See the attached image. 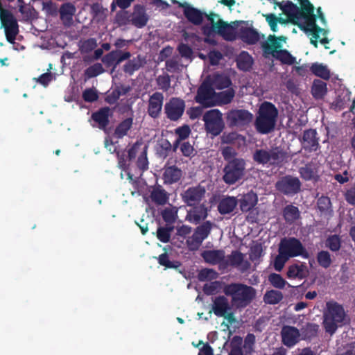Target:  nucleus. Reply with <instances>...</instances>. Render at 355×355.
<instances>
[{
  "label": "nucleus",
  "instance_id": "1a4fd4ad",
  "mask_svg": "<svg viewBox=\"0 0 355 355\" xmlns=\"http://www.w3.org/2000/svg\"><path fill=\"white\" fill-rule=\"evenodd\" d=\"M245 169V162L241 159H234L230 161L224 168L223 180L229 184H234L241 178Z\"/></svg>",
  "mask_w": 355,
  "mask_h": 355
},
{
  "label": "nucleus",
  "instance_id": "72a5a7b5",
  "mask_svg": "<svg viewBox=\"0 0 355 355\" xmlns=\"http://www.w3.org/2000/svg\"><path fill=\"white\" fill-rule=\"evenodd\" d=\"M238 67L243 71L249 70L252 65V58L247 52H242L236 60Z\"/></svg>",
  "mask_w": 355,
  "mask_h": 355
},
{
  "label": "nucleus",
  "instance_id": "a18cd8bd",
  "mask_svg": "<svg viewBox=\"0 0 355 355\" xmlns=\"http://www.w3.org/2000/svg\"><path fill=\"white\" fill-rule=\"evenodd\" d=\"M270 283L277 288H284L286 284H288L282 277L277 273H272L268 277Z\"/></svg>",
  "mask_w": 355,
  "mask_h": 355
},
{
  "label": "nucleus",
  "instance_id": "f3484780",
  "mask_svg": "<svg viewBox=\"0 0 355 355\" xmlns=\"http://www.w3.org/2000/svg\"><path fill=\"white\" fill-rule=\"evenodd\" d=\"M300 186L299 179L291 176L284 177L276 184L277 189L287 195L297 193L300 189Z\"/></svg>",
  "mask_w": 355,
  "mask_h": 355
},
{
  "label": "nucleus",
  "instance_id": "de8ad7c7",
  "mask_svg": "<svg viewBox=\"0 0 355 355\" xmlns=\"http://www.w3.org/2000/svg\"><path fill=\"white\" fill-rule=\"evenodd\" d=\"M317 259L320 266L327 268L331 264L330 254L327 251H321L318 253Z\"/></svg>",
  "mask_w": 355,
  "mask_h": 355
},
{
  "label": "nucleus",
  "instance_id": "39448f33",
  "mask_svg": "<svg viewBox=\"0 0 355 355\" xmlns=\"http://www.w3.org/2000/svg\"><path fill=\"white\" fill-rule=\"evenodd\" d=\"M89 80V67L85 69L82 76L75 81V86L72 89V94L70 97L66 99L67 101H75L80 108H87L89 103V87L86 85Z\"/></svg>",
  "mask_w": 355,
  "mask_h": 355
},
{
  "label": "nucleus",
  "instance_id": "4c0bfd02",
  "mask_svg": "<svg viewBox=\"0 0 355 355\" xmlns=\"http://www.w3.org/2000/svg\"><path fill=\"white\" fill-rule=\"evenodd\" d=\"M311 70L315 76L328 80L330 77V71L326 65L319 63L313 64Z\"/></svg>",
  "mask_w": 355,
  "mask_h": 355
},
{
  "label": "nucleus",
  "instance_id": "20e7f679",
  "mask_svg": "<svg viewBox=\"0 0 355 355\" xmlns=\"http://www.w3.org/2000/svg\"><path fill=\"white\" fill-rule=\"evenodd\" d=\"M224 293L230 296L232 304L236 307L246 306L255 295L254 289L242 284H231L225 286Z\"/></svg>",
  "mask_w": 355,
  "mask_h": 355
},
{
  "label": "nucleus",
  "instance_id": "49530a36",
  "mask_svg": "<svg viewBox=\"0 0 355 355\" xmlns=\"http://www.w3.org/2000/svg\"><path fill=\"white\" fill-rule=\"evenodd\" d=\"M272 56L280 60L282 62L288 64H292L295 62V58L293 57L287 51L283 50L282 49L279 50Z\"/></svg>",
  "mask_w": 355,
  "mask_h": 355
},
{
  "label": "nucleus",
  "instance_id": "a878e982",
  "mask_svg": "<svg viewBox=\"0 0 355 355\" xmlns=\"http://www.w3.org/2000/svg\"><path fill=\"white\" fill-rule=\"evenodd\" d=\"M207 83L214 89H223L227 88L231 85V80L230 78L223 74H214L209 76L205 80Z\"/></svg>",
  "mask_w": 355,
  "mask_h": 355
},
{
  "label": "nucleus",
  "instance_id": "473e14b6",
  "mask_svg": "<svg viewBox=\"0 0 355 355\" xmlns=\"http://www.w3.org/2000/svg\"><path fill=\"white\" fill-rule=\"evenodd\" d=\"M311 92L315 98H322L327 92V84L320 80H315L311 87Z\"/></svg>",
  "mask_w": 355,
  "mask_h": 355
},
{
  "label": "nucleus",
  "instance_id": "9d476101",
  "mask_svg": "<svg viewBox=\"0 0 355 355\" xmlns=\"http://www.w3.org/2000/svg\"><path fill=\"white\" fill-rule=\"evenodd\" d=\"M206 130L214 136L218 135L224 128L221 112L216 109L207 112L204 116Z\"/></svg>",
  "mask_w": 355,
  "mask_h": 355
},
{
  "label": "nucleus",
  "instance_id": "338daca9",
  "mask_svg": "<svg viewBox=\"0 0 355 355\" xmlns=\"http://www.w3.org/2000/svg\"><path fill=\"white\" fill-rule=\"evenodd\" d=\"M177 211L173 209H166L162 214L164 219L167 222H172L175 220Z\"/></svg>",
  "mask_w": 355,
  "mask_h": 355
},
{
  "label": "nucleus",
  "instance_id": "8fccbe9b",
  "mask_svg": "<svg viewBox=\"0 0 355 355\" xmlns=\"http://www.w3.org/2000/svg\"><path fill=\"white\" fill-rule=\"evenodd\" d=\"M217 272L213 269H202L198 275V279L200 281H211L216 279Z\"/></svg>",
  "mask_w": 355,
  "mask_h": 355
},
{
  "label": "nucleus",
  "instance_id": "6e6d98bb",
  "mask_svg": "<svg viewBox=\"0 0 355 355\" xmlns=\"http://www.w3.org/2000/svg\"><path fill=\"white\" fill-rule=\"evenodd\" d=\"M197 209H195L192 212L189 214V220L193 223H198L201 219H204L207 216V211L204 207H200V213H197Z\"/></svg>",
  "mask_w": 355,
  "mask_h": 355
},
{
  "label": "nucleus",
  "instance_id": "864d4df0",
  "mask_svg": "<svg viewBox=\"0 0 355 355\" xmlns=\"http://www.w3.org/2000/svg\"><path fill=\"white\" fill-rule=\"evenodd\" d=\"M202 241L193 233L187 240V245L190 250H197L201 245Z\"/></svg>",
  "mask_w": 355,
  "mask_h": 355
},
{
  "label": "nucleus",
  "instance_id": "ea45409f",
  "mask_svg": "<svg viewBox=\"0 0 355 355\" xmlns=\"http://www.w3.org/2000/svg\"><path fill=\"white\" fill-rule=\"evenodd\" d=\"M284 216L287 222H294L300 216L298 208L293 205L286 206L284 209Z\"/></svg>",
  "mask_w": 355,
  "mask_h": 355
},
{
  "label": "nucleus",
  "instance_id": "a19ab883",
  "mask_svg": "<svg viewBox=\"0 0 355 355\" xmlns=\"http://www.w3.org/2000/svg\"><path fill=\"white\" fill-rule=\"evenodd\" d=\"M132 124V119L130 118L126 119L123 121L116 128L115 135L118 138H121L125 136L128 130L130 129Z\"/></svg>",
  "mask_w": 355,
  "mask_h": 355
},
{
  "label": "nucleus",
  "instance_id": "09e8293b",
  "mask_svg": "<svg viewBox=\"0 0 355 355\" xmlns=\"http://www.w3.org/2000/svg\"><path fill=\"white\" fill-rule=\"evenodd\" d=\"M290 258L287 257L284 253H283L280 250H279V254L275 257L274 261V268L277 271H281L286 262Z\"/></svg>",
  "mask_w": 355,
  "mask_h": 355
},
{
  "label": "nucleus",
  "instance_id": "7ed1b4c3",
  "mask_svg": "<svg viewBox=\"0 0 355 355\" xmlns=\"http://www.w3.org/2000/svg\"><path fill=\"white\" fill-rule=\"evenodd\" d=\"M278 110L271 103L265 101L259 106L256 120L257 130L261 134H267L275 128Z\"/></svg>",
  "mask_w": 355,
  "mask_h": 355
},
{
  "label": "nucleus",
  "instance_id": "423d86ee",
  "mask_svg": "<svg viewBox=\"0 0 355 355\" xmlns=\"http://www.w3.org/2000/svg\"><path fill=\"white\" fill-rule=\"evenodd\" d=\"M205 17L210 22L213 31L221 35L224 39L227 40H234L237 37V27L240 21H235L227 24L216 14L206 15Z\"/></svg>",
  "mask_w": 355,
  "mask_h": 355
},
{
  "label": "nucleus",
  "instance_id": "79ce46f5",
  "mask_svg": "<svg viewBox=\"0 0 355 355\" xmlns=\"http://www.w3.org/2000/svg\"><path fill=\"white\" fill-rule=\"evenodd\" d=\"M283 295L280 291L271 290L267 291L264 295V301L267 304H275L282 300Z\"/></svg>",
  "mask_w": 355,
  "mask_h": 355
},
{
  "label": "nucleus",
  "instance_id": "3c124183",
  "mask_svg": "<svg viewBox=\"0 0 355 355\" xmlns=\"http://www.w3.org/2000/svg\"><path fill=\"white\" fill-rule=\"evenodd\" d=\"M263 254L262 245L260 243H254L250 248V258L252 261H257Z\"/></svg>",
  "mask_w": 355,
  "mask_h": 355
},
{
  "label": "nucleus",
  "instance_id": "6ab92c4d",
  "mask_svg": "<svg viewBox=\"0 0 355 355\" xmlns=\"http://www.w3.org/2000/svg\"><path fill=\"white\" fill-rule=\"evenodd\" d=\"M184 107V101L178 98H173L169 102L166 103L164 107L165 112L168 118L171 120L175 121L182 115Z\"/></svg>",
  "mask_w": 355,
  "mask_h": 355
},
{
  "label": "nucleus",
  "instance_id": "680f3d73",
  "mask_svg": "<svg viewBox=\"0 0 355 355\" xmlns=\"http://www.w3.org/2000/svg\"><path fill=\"white\" fill-rule=\"evenodd\" d=\"M158 262L160 265L164 266L166 268H176L178 265L174 264L168 259V257L166 253L162 254L158 257Z\"/></svg>",
  "mask_w": 355,
  "mask_h": 355
},
{
  "label": "nucleus",
  "instance_id": "cd10ccee",
  "mask_svg": "<svg viewBox=\"0 0 355 355\" xmlns=\"http://www.w3.org/2000/svg\"><path fill=\"white\" fill-rule=\"evenodd\" d=\"M307 272V268L304 264H293L288 267L286 275L291 279H302L306 277Z\"/></svg>",
  "mask_w": 355,
  "mask_h": 355
},
{
  "label": "nucleus",
  "instance_id": "f03ea898",
  "mask_svg": "<svg viewBox=\"0 0 355 355\" xmlns=\"http://www.w3.org/2000/svg\"><path fill=\"white\" fill-rule=\"evenodd\" d=\"M349 321V319L342 305L334 302L327 303L323 324L328 334L333 335L338 328L347 324Z\"/></svg>",
  "mask_w": 355,
  "mask_h": 355
},
{
  "label": "nucleus",
  "instance_id": "b1692460",
  "mask_svg": "<svg viewBox=\"0 0 355 355\" xmlns=\"http://www.w3.org/2000/svg\"><path fill=\"white\" fill-rule=\"evenodd\" d=\"M202 257L207 263L220 264L221 267H223L225 261V252L222 250H205L202 253Z\"/></svg>",
  "mask_w": 355,
  "mask_h": 355
},
{
  "label": "nucleus",
  "instance_id": "052dcab7",
  "mask_svg": "<svg viewBox=\"0 0 355 355\" xmlns=\"http://www.w3.org/2000/svg\"><path fill=\"white\" fill-rule=\"evenodd\" d=\"M157 236L160 241L166 243L170 239V230L165 227H160L157 230Z\"/></svg>",
  "mask_w": 355,
  "mask_h": 355
},
{
  "label": "nucleus",
  "instance_id": "e2e57ef3",
  "mask_svg": "<svg viewBox=\"0 0 355 355\" xmlns=\"http://www.w3.org/2000/svg\"><path fill=\"white\" fill-rule=\"evenodd\" d=\"M178 51L182 57L190 59L192 56L193 52L191 49L186 44H180L178 46Z\"/></svg>",
  "mask_w": 355,
  "mask_h": 355
},
{
  "label": "nucleus",
  "instance_id": "7c9ffc66",
  "mask_svg": "<svg viewBox=\"0 0 355 355\" xmlns=\"http://www.w3.org/2000/svg\"><path fill=\"white\" fill-rule=\"evenodd\" d=\"M150 198L157 205H165L168 200V193L161 187H154L150 192Z\"/></svg>",
  "mask_w": 355,
  "mask_h": 355
},
{
  "label": "nucleus",
  "instance_id": "2eb2a0df",
  "mask_svg": "<svg viewBox=\"0 0 355 355\" xmlns=\"http://www.w3.org/2000/svg\"><path fill=\"white\" fill-rule=\"evenodd\" d=\"M230 310V304L227 299L224 296L216 297L213 301L212 311L214 314L218 317H225L230 323L234 322V316L232 313H227Z\"/></svg>",
  "mask_w": 355,
  "mask_h": 355
},
{
  "label": "nucleus",
  "instance_id": "dca6fc26",
  "mask_svg": "<svg viewBox=\"0 0 355 355\" xmlns=\"http://www.w3.org/2000/svg\"><path fill=\"white\" fill-rule=\"evenodd\" d=\"M146 150V146L143 145L142 143L137 142L128 150V157L130 159L135 158L137 155H139L137 166L142 171L146 170L148 166Z\"/></svg>",
  "mask_w": 355,
  "mask_h": 355
},
{
  "label": "nucleus",
  "instance_id": "aec40b11",
  "mask_svg": "<svg viewBox=\"0 0 355 355\" xmlns=\"http://www.w3.org/2000/svg\"><path fill=\"white\" fill-rule=\"evenodd\" d=\"M224 263V268L231 266L236 268L241 271L247 270L250 266L248 261L244 259V255L238 251H234L230 256L225 257Z\"/></svg>",
  "mask_w": 355,
  "mask_h": 355
},
{
  "label": "nucleus",
  "instance_id": "f8f14e48",
  "mask_svg": "<svg viewBox=\"0 0 355 355\" xmlns=\"http://www.w3.org/2000/svg\"><path fill=\"white\" fill-rule=\"evenodd\" d=\"M196 101L205 107H211L216 105V93L214 89L204 81L198 90Z\"/></svg>",
  "mask_w": 355,
  "mask_h": 355
},
{
  "label": "nucleus",
  "instance_id": "603ef678",
  "mask_svg": "<svg viewBox=\"0 0 355 355\" xmlns=\"http://www.w3.org/2000/svg\"><path fill=\"white\" fill-rule=\"evenodd\" d=\"M141 64V62L139 58H134L124 66V71L129 74H132L134 71L139 69Z\"/></svg>",
  "mask_w": 355,
  "mask_h": 355
},
{
  "label": "nucleus",
  "instance_id": "ddd939ff",
  "mask_svg": "<svg viewBox=\"0 0 355 355\" xmlns=\"http://www.w3.org/2000/svg\"><path fill=\"white\" fill-rule=\"evenodd\" d=\"M237 31V37L247 44H255L260 39L259 33L252 27V24L248 21H241L238 24Z\"/></svg>",
  "mask_w": 355,
  "mask_h": 355
},
{
  "label": "nucleus",
  "instance_id": "f704fd0d",
  "mask_svg": "<svg viewBox=\"0 0 355 355\" xmlns=\"http://www.w3.org/2000/svg\"><path fill=\"white\" fill-rule=\"evenodd\" d=\"M76 11L75 6L71 3H65L60 6V15L62 21H70Z\"/></svg>",
  "mask_w": 355,
  "mask_h": 355
},
{
  "label": "nucleus",
  "instance_id": "6e6552de",
  "mask_svg": "<svg viewBox=\"0 0 355 355\" xmlns=\"http://www.w3.org/2000/svg\"><path fill=\"white\" fill-rule=\"evenodd\" d=\"M1 28H4L7 41L14 44L19 33V25L17 19L10 10H3L0 12Z\"/></svg>",
  "mask_w": 355,
  "mask_h": 355
},
{
  "label": "nucleus",
  "instance_id": "4be33fe9",
  "mask_svg": "<svg viewBox=\"0 0 355 355\" xmlns=\"http://www.w3.org/2000/svg\"><path fill=\"white\" fill-rule=\"evenodd\" d=\"M281 335L283 344L288 347H293L300 340L299 330L293 327H284Z\"/></svg>",
  "mask_w": 355,
  "mask_h": 355
},
{
  "label": "nucleus",
  "instance_id": "2f4dec72",
  "mask_svg": "<svg viewBox=\"0 0 355 355\" xmlns=\"http://www.w3.org/2000/svg\"><path fill=\"white\" fill-rule=\"evenodd\" d=\"M258 198L256 193L249 192L241 199L240 207L243 211H248L257 203Z\"/></svg>",
  "mask_w": 355,
  "mask_h": 355
},
{
  "label": "nucleus",
  "instance_id": "f257e3e1",
  "mask_svg": "<svg viewBox=\"0 0 355 355\" xmlns=\"http://www.w3.org/2000/svg\"><path fill=\"white\" fill-rule=\"evenodd\" d=\"M301 10L296 5L291 2H287L281 5L286 18L277 17L274 14L264 15L266 20L273 32L277 31V23L285 24L287 22H292L297 24L300 28L304 30L306 33L311 36V43L315 47L318 46V40L322 44L329 43L327 38L328 31L325 29L326 20L321 12V8L317 10V15L313 13V6L309 0H298Z\"/></svg>",
  "mask_w": 355,
  "mask_h": 355
},
{
  "label": "nucleus",
  "instance_id": "69168bd1",
  "mask_svg": "<svg viewBox=\"0 0 355 355\" xmlns=\"http://www.w3.org/2000/svg\"><path fill=\"white\" fill-rule=\"evenodd\" d=\"M208 58L210 63L212 65H216L218 64L219 61L222 58V54L218 51H212L209 53Z\"/></svg>",
  "mask_w": 355,
  "mask_h": 355
},
{
  "label": "nucleus",
  "instance_id": "c9c22d12",
  "mask_svg": "<svg viewBox=\"0 0 355 355\" xmlns=\"http://www.w3.org/2000/svg\"><path fill=\"white\" fill-rule=\"evenodd\" d=\"M184 14L187 18L195 24H200L204 17L203 13H202L200 10L191 7L187 8L184 10Z\"/></svg>",
  "mask_w": 355,
  "mask_h": 355
},
{
  "label": "nucleus",
  "instance_id": "5701e85b",
  "mask_svg": "<svg viewBox=\"0 0 355 355\" xmlns=\"http://www.w3.org/2000/svg\"><path fill=\"white\" fill-rule=\"evenodd\" d=\"M145 8L139 5L134 7L133 12L128 17V22L137 28L144 27L148 21Z\"/></svg>",
  "mask_w": 355,
  "mask_h": 355
},
{
  "label": "nucleus",
  "instance_id": "13d9d810",
  "mask_svg": "<svg viewBox=\"0 0 355 355\" xmlns=\"http://www.w3.org/2000/svg\"><path fill=\"white\" fill-rule=\"evenodd\" d=\"M53 75L51 72H46L40 75L37 79L36 81L43 85L44 87H46L53 80Z\"/></svg>",
  "mask_w": 355,
  "mask_h": 355
},
{
  "label": "nucleus",
  "instance_id": "0eeeda50",
  "mask_svg": "<svg viewBox=\"0 0 355 355\" xmlns=\"http://www.w3.org/2000/svg\"><path fill=\"white\" fill-rule=\"evenodd\" d=\"M279 250L289 258L299 256L305 259L309 257V253L300 241L293 237L282 239Z\"/></svg>",
  "mask_w": 355,
  "mask_h": 355
},
{
  "label": "nucleus",
  "instance_id": "c756f323",
  "mask_svg": "<svg viewBox=\"0 0 355 355\" xmlns=\"http://www.w3.org/2000/svg\"><path fill=\"white\" fill-rule=\"evenodd\" d=\"M237 203V200L234 197L223 198L218 204V211L222 214L231 213L236 208Z\"/></svg>",
  "mask_w": 355,
  "mask_h": 355
},
{
  "label": "nucleus",
  "instance_id": "0e129e2a",
  "mask_svg": "<svg viewBox=\"0 0 355 355\" xmlns=\"http://www.w3.org/2000/svg\"><path fill=\"white\" fill-rule=\"evenodd\" d=\"M183 155L187 157L192 156L194 153L193 147L188 142H184L180 147Z\"/></svg>",
  "mask_w": 355,
  "mask_h": 355
},
{
  "label": "nucleus",
  "instance_id": "c85d7f7f",
  "mask_svg": "<svg viewBox=\"0 0 355 355\" xmlns=\"http://www.w3.org/2000/svg\"><path fill=\"white\" fill-rule=\"evenodd\" d=\"M182 177V171L175 166H169L164 169L163 180L165 184H173L178 182Z\"/></svg>",
  "mask_w": 355,
  "mask_h": 355
},
{
  "label": "nucleus",
  "instance_id": "412c9836",
  "mask_svg": "<svg viewBox=\"0 0 355 355\" xmlns=\"http://www.w3.org/2000/svg\"><path fill=\"white\" fill-rule=\"evenodd\" d=\"M286 37L281 36L277 37L273 35H269L267 40L262 43V48L266 55H274L279 50L283 48V44L286 42Z\"/></svg>",
  "mask_w": 355,
  "mask_h": 355
},
{
  "label": "nucleus",
  "instance_id": "e433bc0d",
  "mask_svg": "<svg viewBox=\"0 0 355 355\" xmlns=\"http://www.w3.org/2000/svg\"><path fill=\"white\" fill-rule=\"evenodd\" d=\"M110 111L107 107L103 108L98 112L93 114L92 118L98 123L100 127L104 128L107 124Z\"/></svg>",
  "mask_w": 355,
  "mask_h": 355
},
{
  "label": "nucleus",
  "instance_id": "c03bdc74",
  "mask_svg": "<svg viewBox=\"0 0 355 355\" xmlns=\"http://www.w3.org/2000/svg\"><path fill=\"white\" fill-rule=\"evenodd\" d=\"M90 11L93 14V19L94 21H96L97 22L103 21L104 19L106 17L107 12V10L104 9L99 4H94L92 7Z\"/></svg>",
  "mask_w": 355,
  "mask_h": 355
},
{
  "label": "nucleus",
  "instance_id": "4d7b16f0",
  "mask_svg": "<svg viewBox=\"0 0 355 355\" xmlns=\"http://www.w3.org/2000/svg\"><path fill=\"white\" fill-rule=\"evenodd\" d=\"M326 245L332 251H337L340 247V238L336 235L329 236L327 240Z\"/></svg>",
  "mask_w": 355,
  "mask_h": 355
},
{
  "label": "nucleus",
  "instance_id": "a211bd4d",
  "mask_svg": "<svg viewBox=\"0 0 355 355\" xmlns=\"http://www.w3.org/2000/svg\"><path fill=\"white\" fill-rule=\"evenodd\" d=\"M205 188L201 185L189 187L182 193L183 201L189 206L198 204L205 194Z\"/></svg>",
  "mask_w": 355,
  "mask_h": 355
},
{
  "label": "nucleus",
  "instance_id": "393cba45",
  "mask_svg": "<svg viewBox=\"0 0 355 355\" xmlns=\"http://www.w3.org/2000/svg\"><path fill=\"white\" fill-rule=\"evenodd\" d=\"M163 100V94L159 92H155L150 97L148 112L150 116H158L162 108Z\"/></svg>",
  "mask_w": 355,
  "mask_h": 355
},
{
  "label": "nucleus",
  "instance_id": "774afa93",
  "mask_svg": "<svg viewBox=\"0 0 355 355\" xmlns=\"http://www.w3.org/2000/svg\"><path fill=\"white\" fill-rule=\"evenodd\" d=\"M222 155L226 160H230L234 157L236 153L232 147L227 146L223 148Z\"/></svg>",
  "mask_w": 355,
  "mask_h": 355
},
{
  "label": "nucleus",
  "instance_id": "4468645a",
  "mask_svg": "<svg viewBox=\"0 0 355 355\" xmlns=\"http://www.w3.org/2000/svg\"><path fill=\"white\" fill-rule=\"evenodd\" d=\"M253 119V114L245 110H233L228 112L227 122L232 126L243 127Z\"/></svg>",
  "mask_w": 355,
  "mask_h": 355
},
{
  "label": "nucleus",
  "instance_id": "9b49d317",
  "mask_svg": "<svg viewBox=\"0 0 355 355\" xmlns=\"http://www.w3.org/2000/svg\"><path fill=\"white\" fill-rule=\"evenodd\" d=\"M254 159L262 164L278 165L284 162L285 155L277 149L270 151L259 150L254 154Z\"/></svg>",
  "mask_w": 355,
  "mask_h": 355
},
{
  "label": "nucleus",
  "instance_id": "5fc2aeb1",
  "mask_svg": "<svg viewBox=\"0 0 355 355\" xmlns=\"http://www.w3.org/2000/svg\"><path fill=\"white\" fill-rule=\"evenodd\" d=\"M175 132L178 137L176 141V143H178L180 142L181 140L187 139L191 133V129L189 126L185 125L176 128Z\"/></svg>",
  "mask_w": 355,
  "mask_h": 355
},
{
  "label": "nucleus",
  "instance_id": "bb28decb",
  "mask_svg": "<svg viewBox=\"0 0 355 355\" xmlns=\"http://www.w3.org/2000/svg\"><path fill=\"white\" fill-rule=\"evenodd\" d=\"M317 132L310 129L304 132L302 144L304 148L310 150H316L318 147V140L316 137Z\"/></svg>",
  "mask_w": 355,
  "mask_h": 355
},
{
  "label": "nucleus",
  "instance_id": "bf43d9fd",
  "mask_svg": "<svg viewBox=\"0 0 355 355\" xmlns=\"http://www.w3.org/2000/svg\"><path fill=\"white\" fill-rule=\"evenodd\" d=\"M42 8L47 14L51 15H56L58 8L56 3L51 1H48L42 3Z\"/></svg>",
  "mask_w": 355,
  "mask_h": 355
},
{
  "label": "nucleus",
  "instance_id": "37998d69",
  "mask_svg": "<svg viewBox=\"0 0 355 355\" xmlns=\"http://www.w3.org/2000/svg\"><path fill=\"white\" fill-rule=\"evenodd\" d=\"M212 224L207 221L204 223L202 225L198 227L194 232V234L202 241H203L209 235L211 230Z\"/></svg>",
  "mask_w": 355,
  "mask_h": 355
},
{
  "label": "nucleus",
  "instance_id": "58836bf2",
  "mask_svg": "<svg viewBox=\"0 0 355 355\" xmlns=\"http://www.w3.org/2000/svg\"><path fill=\"white\" fill-rule=\"evenodd\" d=\"M234 96V91L232 88L216 93V105L227 104L230 103Z\"/></svg>",
  "mask_w": 355,
  "mask_h": 355
}]
</instances>
